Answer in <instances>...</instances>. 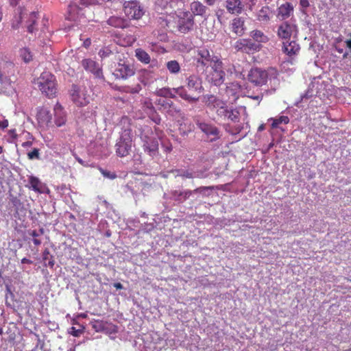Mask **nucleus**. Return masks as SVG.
<instances>
[{
    "label": "nucleus",
    "instance_id": "26",
    "mask_svg": "<svg viewBox=\"0 0 351 351\" xmlns=\"http://www.w3.org/2000/svg\"><path fill=\"white\" fill-rule=\"evenodd\" d=\"M106 23L110 26L115 28L124 29L129 27L128 21L123 17L118 16H112L107 21Z\"/></svg>",
    "mask_w": 351,
    "mask_h": 351
},
{
    "label": "nucleus",
    "instance_id": "25",
    "mask_svg": "<svg viewBox=\"0 0 351 351\" xmlns=\"http://www.w3.org/2000/svg\"><path fill=\"white\" fill-rule=\"evenodd\" d=\"M55 123L58 127L64 125L66 121V114L60 104H56L54 107Z\"/></svg>",
    "mask_w": 351,
    "mask_h": 351
},
{
    "label": "nucleus",
    "instance_id": "9",
    "mask_svg": "<svg viewBox=\"0 0 351 351\" xmlns=\"http://www.w3.org/2000/svg\"><path fill=\"white\" fill-rule=\"evenodd\" d=\"M215 60H219L217 56H211L210 51L205 48L200 49L197 51V66L201 67L202 69L208 68V66L214 64Z\"/></svg>",
    "mask_w": 351,
    "mask_h": 351
},
{
    "label": "nucleus",
    "instance_id": "20",
    "mask_svg": "<svg viewBox=\"0 0 351 351\" xmlns=\"http://www.w3.org/2000/svg\"><path fill=\"white\" fill-rule=\"evenodd\" d=\"M202 101L210 110L217 108L220 105H224V101L213 95H205L202 97Z\"/></svg>",
    "mask_w": 351,
    "mask_h": 351
},
{
    "label": "nucleus",
    "instance_id": "3",
    "mask_svg": "<svg viewBox=\"0 0 351 351\" xmlns=\"http://www.w3.org/2000/svg\"><path fill=\"white\" fill-rule=\"evenodd\" d=\"M149 134H152V129L147 127L141 133V138L143 141L144 152L150 156L154 157L158 154L159 145L158 140Z\"/></svg>",
    "mask_w": 351,
    "mask_h": 351
},
{
    "label": "nucleus",
    "instance_id": "13",
    "mask_svg": "<svg viewBox=\"0 0 351 351\" xmlns=\"http://www.w3.org/2000/svg\"><path fill=\"white\" fill-rule=\"evenodd\" d=\"M82 65L86 71L93 73L95 77L104 79L102 69L98 62L88 58L82 61Z\"/></svg>",
    "mask_w": 351,
    "mask_h": 351
},
{
    "label": "nucleus",
    "instance_id": "39",
    "mask_svg": "<svg viewBox=\"0 0 351 351\" xmlns=\"http://www.w3.org/2000/svg\"><path fill=\"white\" fill-rule=\"evenodd\" d=\"M230 120L233 123H238L240 121V113L236 108H230L226 117V120Z\"/></svg>",
    "mask_w": 351,
    "mask_h": 351
},
{
    "label": "nucleus",
    "instance_id": "24",
    "mask_svg": "<svg viewBox=\"0 0 351 351\" xmlns=\"http://www.w3.org/2000/svg\"><path fill=\"white\" fill-rule=\"evenodd\" d=\"M173 90L175 94L178 95L182 99L190 104L195 103L199 100V97L194 95L193 93H189L184 86L173 88Z\"/></svg>",
    "mask_w": 351,
    "mask_h": 351
},
{
    "label": "nucleus",
    "instance_id": "63",
    "mask_svg": "<svg viewBox=\"0 0 351 351\" xmlns=\"http://www.w3.org/2000/svg\"><path fill=\"white\" fill-rule=\"evenodd\" d=\"M204 1L206 3L207 5L211 6L215 3L217 0H204Z\"/></svg>",
    "mask_w": 351,
    "mask_h": 351
},
{
    "label": "nucleus",
    "instance_id": "12",
    "mask_svg": "<svg viewBox=\"0 0 351 351\" xmlns=\"http://www.w3.org/2000/svg\"><path fill=\"white\" fill-rule=\"evenodd\" d=\"M36 119L39 127L44 130L48 129L52 124L51 114L49 110L45 107L40 108L38 110Z\"/></svg>",
    "mask_w": 351,
    "mask_h": 351
},
{
    "label": "nucleus",
    "instance_id": "56",
    "mask_svg": "<svg viewBox=\"0 0 351 351\" xmlns=\"http://www.w3.org/2000/svg\"><path fill=\"white\" fill-rule=\"evenodd\" d=\"M136 37L134 36L131 35L128 37V40L127 42V44L128 45H131L136 41Z\"/></svg>",
    "mask_w": 351,
    "mask_h": 351
},
{
    "label": "nucleus",
    "instance_id": "45",
    "mask_svg": "<svg viewBox=\"0 0 351 351\" xmlns=\"http://www.w3.org/2000/svg\"><path fill=\"white\" fill-rule=\"evenodd\" d=\"M36 17V14L34 12H32L31 13V23L27 25V31L29 33H33L36 30V28L34 27V25L36 24V19H35Z\"/></svg>",
    "mask_w": 351,
    "mask_h": 351
},
{
    "label": "nucleus",
    "instance_id": "55",
    "mask_svg": "<svg viewBox=\"0 0 351 351\" xmlns=\"http://www.w3.org/2000/svg\"><path fill=\"white\" fill-rule=\"evenodd\" d=\"M8 127V121L7 119L0 121V128L5 129Z\"/></svg>",
    "mask_w": 351,
    "mask_h": 351
},
{
    "label": "nucleus",
    "instance_id": "37",
    "mask_svg": "<svg viewBox=\"0 0 351 351\" xmlns=\"http://www.w3.org/2000/svg\"><path fill=\"white\" fill-rule=\"evenodd\" d=\"M147 108L148 110L149 111V117L156 124L159 125L161 121V119H160L159 114L156 112L154 107L153 106L152 103H147Z\"/></svg>",
    "mask_w": 351,
    "mask_h": 351
},
{
    "label": "nucleus",
    "instance_id": "33",
    "mask_svg": "<svg viewBox=\"0 0 351 351\" xmlns=\"http://www.w3.org/2000/svg\"><path fill=\"white\" fill-rule=\"evenodd\" d=\"M241 89V86L237 82L231 83L226 88V93L229 96H232L234 99H237L239 97V92Z\"/></svg>",
    "mask_w": 351,
    "mask_h": 351
},
{
    "label": "nucleus",
    "instance_id": "21",
    "mask_svg": "<svg viewBox=\"0 0 351 351\" xmlns=\"http://www.w3.org/2000/svg\"><path fill=\"white\" fill-rule=\"evenodd\" d=\"M199 128L207 136L211 137L210 141H213L219 138V131L217 127L206 123H200Z\"/></svg>",
    "mask_w": 351,
    "mask_h": 351
},
{
    "label": "nucleus",
    "instance_id": "60",
    "mask_svg": "<svg viewBox=\"0 0 351 351\" xmlns=\"http://www.w3.org/2000/svg\"><path fill=\"white\" fill-rule=\"evenodd\" d=\"M21 263L23 264H32V261L27 258H23L22 260H21Z\"/></svg>",
    "mask_w": 351,
    "mask_h": 351
},
{
    "label": "nucleus",
    "instance_id": "28",
    "mask_svg": "<svg viewBox=\"0 0 351 351\" xmlns=\"http://www.w3.org/2000/svg\"><path fill=\"white\" fill-rule=\"evenodd\" d=\"M231 29L238 36H242L244 34V21L241 17H236L232 21Z\"/></svg>",
    "mask_w": 351,
    "mask_h": 351
},
{
    "label": "nucleus",
    "instance_id": "4",
    "mask_svg": "<svg viewBox=\"0 0 351 351\" xmlns=\"http://www.w3.org/2000/svg\"><path fill=\"white\" fill-rule=\"evenodd\" d=\"M211 71L207 75V79L215 86H220L223 84L225 77V72L223 70L221 60H215L214 64H211Z\"/></svg>",
    "mask_w": 351,
    "mask_h": 351
},
{
    "label": "nucleus",
    "instance_id": "23",
    "mask_svg": "<svg viewBox=\"0 0 351 351\" xmlns=\"http://www.w3.org/2000/svg\"><path fill=\"white\" fill-rule=\"evenodd\" d=\"M273 16V12L268 5L263 6L256 13V19L263 24H267Z\"/></svg>",
    "mask_w": 351,
    "mask_h": 351
},
{
    "label": "nucleus",
    "instance_id": "17",
    "mask_svg": "<svg viewBox=\"0 0 351 351\" xmlns=\"http://www.w3.org/2000/svg\"><path fill=\"white\" fill-rule=\"evenodd\" d=\"M83 10L77 5H70L67 19L75 22H85L86 20Z\"/></svg>",
    "mask_w": 351,
    "mask_h": 351
},
{
    "label": "nucleus",
    "instance_id": "49",
    "mask_svg": "<svg viewBox=\"0 0 351 351\" xmlns=\"http://www.w3.org/2000/svg\"><path fill=\"white\" fill-rule=\"evenodd\" d=\"M21 16H15V20L12 23V28L14 29H17L19 28L21 23Z\"/></svg>",
    "mask_w": 351,
    "mask_h": 351
},
{
    "label": "nucleus",
    "instance_id": "40",
    "mask_svg": "<svg viewBox=\"0 0 351 351\" xmlns=\"http://www.w3.org/2000/svg\"><path fill=\"white\" fill-rule=\"evenodd\" d=\"M20 57L25 63H29L33 60V55L27 47H24L20 49Z\"/></svg>",
    "mask_w": 351,
    "mask_h": 351
},
{
    "label": "nucleus",
    "instance_id": "15",
    "mask_svg": "<svg viewBox=\"0 0 351 351\" xmlns=\"http://www.w3.org/2000/svg\"><path fill=\"white\" fill-rule=\"evenodd\" d=\"M162 106L166 111L168 116L171 117L173 119H180L184 120V113L181 109L176 106L171 101H167L162 104Z\"/></svg>",
    "mask_w": 351,
    "mask_h": 351
},
{
    "label": "nucleus",
    "instance_id": "32",
    "mask_svg": "<svg viewBox=\"0 0 351 351\" xmlns=\"http://www.w3.org/2000/svg\"><path fill=\"white\" fill-rule=\"evenodd\" d=\"M135 56L138 61L143 64H147L151 62L150 56L141 48H138L135 50Z\"/></svg>",
    "mask_w": 351,
    "mask_h": 351
},
{
    "label": "nucleus",
    "instance_id": "48",
    "mask_svg": "<svg viewBox=\"0 0 351 351\" xmlns=\"http://www.w3.org/2000/svg\"><path fill=\"white\" fill-rule=\"evenodd\" d=\"M28 158L29 160H33L34 158H39V149L37 148H34L32 152L27 154Z\"/></svg>",
    "mask_w": 351,
    "mask_h": 351
},
{
    "label": "nucleus",
    "instance_id": "27",
    "mask_svg": "<svg viewBox=\"0 0 351 351\" xmlns=\"http://www.w3.org/2000/svg\"><path fill=\"white\" fill-rule=\"evenodd\" d=\"M293 11V7L291 3L286 2L282 4L278 9V17L282 20L289 18Z\"/></svg>",
    "mask_w": 351,
    "mask_h": 351
},
{
    "label": "nucleus",
    "instance_id": "53",
    "mask_svg": "<svg viewBox=\"0 0 351 351\" xmlns=\"http://www.w3.org/2000/svg\"><path fill=\"white\" fill-rule=\"evenodd\" d=\"M95 2L96 0H80V4L85 6L93 5Z\"/></svg>",
    "mask_w": 351,
    "mask_h": 351
},
{
    "label": "nucleus",
    "instance_id": "7",
    "mask_svg": "<svg viewBox=\"0 0 351 351\" xmlns=\"http://www.w3.org/2000/svg\"><path fill=\"white\" fill-rule=\"evenodd\" d=\"M268 78L269 71L258 67L252 68L247 74L248 81L257 86L266 84Z\"/></svg>",
    "mask_w": 351,
    "mask_h": 351
},
{
    "label": "nucleus",
    "instance_id": "54",
    "mask_svg": "<svg viewBox=\"0 0 351 351\" xmlns=\"http://www.w3.org/2000/svg\"><path fill=\"white\" fill-rule=\"evenodd\" d=\"M248 97L260 102L262 100L263 95L262 93H261L260 95H249Z\"/></svg>",
    "mask_w": 351,
    "mask_h": 351
},
{
    "label": "nucleus",
    "instance_id": "51",
    "mask_svg": "<svg viewBox=\"0 0 351 351\" xmlns=\"http://www.w3.org/2000/svg\"><path fill=\"white\" fill-rule=\"evenodd\" d=\"M44 233V230L43 228L39 230V232H37L36 230H32L29 232V234L32 236L34 238H37L40 235L43 234Z\"/></svg>",
    "mask_w": 351,
    "mask_h": 351
},
{
    "label": "nucleus",
    "instance_id": "44",
    "mask_svg": "<svg viewBox=\"0 0 351 351\" xmlns=\"http://www.w3.org/2000/svg\"><path fill=\"white\" fill-rule=\"evenodd\" d=\"M106 323L101 320H95L93 322L92 327L97 332L104 331L105 330Z\"/></svg>",
    "mask_w": 351,
    "mask_h": 351
},
{
    "label": "nucleus",
    "instance_id": "18",
    "mask_svg": "<svg viewBox=\"0 0 351 351\" xmlns=\"http://www.w3.org/2000/svg\"><path fill=\"white\" fill-rule=\"evenodd\" d=\"M113 73L116 78L126 79L133 75L134 72L130 66L119 63Z\"/></svg>",
    "mask_w": 351,
    "mask_h": 351
},
{
    "label": "nucleus",
    "instance_id": "59",
    "mask_svg": "<svg viewBox=\"0 0 351 351\" xmlns=\"http://www.w3.org/2000/svg\"><path fill=\"white\" fill-rule=\"evenodd\" d=\"M32 241H33L34 244L36 246L40 245L41 244V241L37 238H34L32 239Z\"/></svg>",
    "mask_w": 351,
    "mask_h": 351
},
{
    "label": "nucleus",
    "instance_id": "35",
    "mask_svg": "<svg viewBox=\"0 0 351 351\" xmlns=\"http://www.w3.org/2000/svg\"><path fill=\"white\" fill-rule=\"evenodd\" d=\"M251 36L256 43H266L268 41V38L261 30H254L251 32Z\"/></svg>",
    "mask_w": 351,
    "mask_h": 351
},
{
    "label": "nucleus",
    "instance_id": "8",
    "mask_svg": "<svg viewBox=\"0 0 351 351\" xmlns=\"http://www.w3.org/2000/svg\"><path fill=\"white\" fill-rule=\"evenodd\" d=\"M194 16L189 11L180 13L177 22L178 30L182 34L190 32L194 26Z\"/></svg>",
    "mask_w": 351,
    "mask_h": 351
},
{
    "label": "nucleus",
    "instance_id": "19",
    "mask_svg": "<svg viewBox=\"0 0 351 351\" xmlns=\"http://www.w3.org/2000/svg\"><path fill=\"white\" fill-rule=\"evenodd\" d=\"M225 7L228 12L232 14H240L244 5L241 0H226Z\"/></svg>",
    "mask_w": 351,
    "mask_h": 351
},
{
    "label": "nucleus",
    "instance_id": "38",
    "mask_svg": "<svg viewBox=\"0 0 351 351\" xmlns=\"http://www.w3.org/2000/svg\"><path fill=\"white\" fill-rule=\"evenodd\" d=\"M178 131L179 134L185 136L189 134V133L191 131V125H187V123L184 122V120L178 119Z\"/></svg>",
    "mask_w": 351,
    "mask_h": 351
},
{
    "label": "nucleus",
    "instance_id": "5",
    "mask_svg": "<svg viewBox=\"0 0 351 351\" xmlns=\"http://www.w3.org/2000/svg\"><path fill=\"white\" fill-rule=\"evenodd\" d=\"M234 47L237 51L253 54L255 52L259 51L262 45L261 44L256 43L252 39L241 38L235 42Z\"/></svg>",
    "mask_w": 351,
    "mask_h": 351
},
{
    "label": "nucleus",
    "instance_id": "61",
    "mask_svg": "<svg viewBox=\"0 0 351 351\" xmlns=\"http://www.w3.org/2000/svg\"><path fill=\"white\" fill-rule=\"evenodd\" d=\"M32 145V142H31V141H25L22 143V147H31Z\"/></svg>",
    "mask_w": 351,
    "mask_h": 351
},
{
    "label": "nucleus",
    "instance_id": "57",
    "mask_svg": "<svg viewBox=\"0 0 351 351\" xmlns=\"http://www.w3.org/2000/svg\"><path fill=\"white\" fill-rule=\"evenodd\" d=\"M300 4L302 8H308L309 6V1L308 0H300Z\"/></svg>",
    "mask_w": 351,
    "mask_h": 351
},
{
    "label": "nucleus",
    "instance_id": "22",
    "mask_svg": "<svg viewBox=\"0 0 351 351\" xmlns=\"http://www.w3.org/2000/svg\"><path fill=\"white\" fill-rule=\"evenodd\" d=\"M73 93L71 95L72 100L77 106H86L89 103V98L80 90L77 89L76 86H73Z\"/></svg>",
    "mask_w": 351,
    "mask_h": 351
},
{
    "label": "nucleus",
    "instance_id": "34",
    "mask_svg": "<svg viewBox=\"0 0 351 351\" xmlns=\"http://www.w3.org/2000/svg\"><path fill=\"white\" fill-rule=\"evenodd\" d=\"M166 67L169 73L171 75H177L181 71V67L179 62L175 60L168 61L166 63Z\"/></svg>",
    "mask_w": 351,
    "mask_h": 351
},
{
    "label": "nucleus",
    "instance_id": "6",
    "mask_svg": "<svg viewBox=\"0 0 351 351\" xmlns=\"http://www.w3.org/2000/svg\"><path fill=\"white\" fill-rule=\"evenodd\" d=\"M123 12L129 19L138 20L144 15L143 8L137 1H125Z\"/></svg>",
    "mask_w": 351,
    "mask_h": 351
},
{
    "label": "nucleus",
    "instance_id": "58",
    "mask_svg": "<svg viewBox=\"0 0 351 351\" xmlns=\"http://www.w3.org/2000/svg\"><path fill=\"white\" fill-rule=\"evenodd\" d=\"M48 261V263H47V265L51 267V268H53L54 265H55V261L53 258V256H51V258L47 260Z\"/></svg>",
    "mask_w": 351,
    "mask_h": 351
},
{
    "label": "nucleus",
    "instance_id": "11",
    "mask_svg": "<svg viewBox=\"0 0 351 351\" xmlns=\"http://www.w3.org/2000/svg\"><path fill=\"white\" fill-rule=\"evenodd\" d=\"M298 32L297 26L289 21L282 22L278 27V36L287 41L289 40L291 36Z\"/></svg>",
    "mask_w": 351,
    "mask_h": 351
},
{
    "label": "nucleus",
    "instance_id": "30",
    "mask_svg": "<svg viewBox=\"0 0 351 351\" xmlns=\"http://www.w3.org/2000/svg\"><path fill=\"white\" fill-rule=\"evenodd\" d=\"M191 13L193 14V16H204L206 14L207 8L199 1H193L190 5Z\"/></svg>",
    "mask_w": 351,
    "mask_h": 351
},
{
    "label": "nucleus",
    "instance_id": "52",
    "mask_svg": "<svg viewBox=\"0 0 351 351\" xmlns=\"http://www.w3.org/2000/svg\"><path fill=\"white\" fill-rule=\"evenodd\" d=\"M51 254L49 250L48 249H45L43 254V258L44 261H47V260L51 258Z\"/></svg>",
    "mask_w": 351,
    "mask_h": 351
},
{
    "label": "nucleus",
    "instance_id": "42",
    "mask_svg": "<svg viewBox=\"0 0 351 351\" xmlns=\"http://www.w3.org/2000/svg\"><path fill=\"white\" fill-rule=\"evenodd\" d=\"M271 120L272 121V128H278L280 124H287L289 122V118L287 116H280L278 118L271 119Z\"/></svg>",
    "mask_w": 351,
    "mask_h": 351
},
{
    "label": "nucleus",
    "instance_id": "10",
    "mask_svg": "<svg viewBox=\"0 0 351 351\" xmlns=\"http://www.w3.org/2000/svg\"><path fill=\"white\" fill-rule=\"evenodd\" d=\"M214 186H200L198 187L193 191L191 190H185V191H179L175 190L171 192L172 199L178 202H183L186 199H187L193 193H202L205 191L208 190H213Z\"/></svg>",
    "mask_w": 351,
    "mask_h": 351
},
{
    "label": "nucleus",
    "instance_id": "46",
    "mask_svg": "<svg viewBox=\"0 0 351 351\" xmlns=\"http://www.w3.org/2000/svg\"><path fill=\"white\" fill-rule=\"evenodd\" d=\"M99 171L104 176V177L109 178L110 180H114L117 178V174L114 172H111V171L105 170L102 168H99Z\"/></svg>",
    "mask_w": 351,
    "mask_h": 351
},
{
    "label": "nucleus",
    "instance_id": "2",
    "mask_svg": "<svg viewBox=\"0 0 351 351\" xmlns=\"http://www.w3.org/2000/svg\"><path fill=\"white\" fill-rule=\"evenodd\" d=\"M114 147L118 156L123 158L130 155L132 147V128L130 126L122 130Z\"/></svg>",
    "mask_w": 351,
    "mask_h": 351
},
{
    "label": "nucleus",
    "instance_id": "1",
    "mask_svg": "<svg viewBox=\"0 0 351 351\" xmlns=\"http://www.w3.org/2000/svg\"><path fill=\"white\" fill-rule=\"evenodd\" d=\"M36 84L38 89L48 97H53L57 93L56 77L49 72H43L37 78Z\"/></svg>",
    "mask_w": 351,
    "mask_h": 351
},
{
    "label": "nucleus",
    "instance_id": "36",
    "mask_svg": "<svg viewBox=\"0 0 351 351\" xmlns=\"http://www.w3.org/2000/svg\"><path fill=\"white\" fill-rule=\"evenodd\" d=\"M173 174L174 177H182L183 178H193V173L191 171L184 169H172L167 172Z\"/></svg>",
    "mask_w": 351,
    "mask_h": 351
},
{
    "label": "nucleus",
    "instance_id": "41",
    "mask_svg": "<svg viewBox=\"0 0 351 351\" xmlns=\"http://www.w3.org/2000/svg\"><path fill=\"white\" fill-rule=\"evenodd\" d=\"M229 108L226 103L224 101V105H220L215 109L217 115L223 120H226V117L228 113Z\"/></svg>",
    "mask_w": 351,
    "mask_h": 351
},
{
    "label": "nucleus",
    "instance_id": "43",
    "mask_svg": "<svg viewBox=\"0 0 351 351\" xmlns=\"http://www.w3.org/2000/svg\"><path fill=\"white\" fill-rule=\"evenodd\" d=\"M157 94L162 97H170L174 98L176 97L174 93H172V90L169 88H162L157 91Z\"/></svg>",
    "mask_w": 351,
    "mask_h": 351
},
{
    "label": "nucleus",
    "instance_id": "14",
    "mask_svg": "<svg viewBox=\"0 0 351 351\" xmlns=\"http://www.w3.org/2000/svg\"><path fill=\"white\" fill-rule=\"evenodd\" d=\"M282 51L289 56V62L291 64H293L292 59L295 56H297L299 53L300 50V47L299 44L295 41H284L282 43Z\"/></svg>",
    "mask_w": 351,
    "mask_h": 351
},
{
    "label": "nucleus",
    "instance_id": "47",
    "mask_svg": "<svg viewBox=\"0 0 351 351\" xmlns=\"http://www.w3.org/2000/svg\"><path fill=\"white\" fill-rule=\"evenodd\" d=\"M123 88H124V91H125L126 93L135 94V93H138L141 90V86L140 84H136V86H134L133 87L124 86Z\"/></svg>",
    "mask_w": 351,
    "mask_h": 351
},
{
    "label": "nucleus",
    "instance_id": "31",
    "mask_svg": "<svg viewBox=\"0 0 351 351\" xmlns=\"http://www.w3.org/2000/svg\"><path fill=\"white\" fill-rule=\"evenodd\" d=\"M10 204L14 210L15 215H20V213L25 211L24 204L21 200L16 196L11 195L10 198Z\"/></svg>",
    "mask_w": 351,
    "mask_h": 351
},
{
    "label": "nucleus",
    "instance_id": "50",
    "mask_svg": "<svg viewBox=\"0 0 351 351\" xmlns=\"http://www.w3.org/2000/svg\"><path fill=\"white\" fill-rule=\"evenodd\" d=\"M83 330L82 329H76L75 327L72 326L70 328L69 333L74 337H79L81 334H82Z\"/></svg>",
    "mask_w": 351,
    "mask_h": 351
},
{
    "label": "nucleus",
    "instance_id": "16",
    "mask_svg": "<svg viewBox=\"0 0 351 351\" xmlns=\"http://www.w3.org/2000/svg\"><path fill=\"white\" fill-rule=\"evenodd\" d=\"M186 87L191 93H201L204 88L202 80L195 75H191L186 80Z\"/></svg>",
    "mask_w": 351,
    "mask_h": 351
},
{
    "label": "nucleus",
    "instance_id": "29",
    "mask_svg": "<svg viewBox=\"0 0 351 351\" xmlns=\"http://www.w3.org/2000/svg\"><path fill=\"white\" fill-rule=\"evenodd\" d=\"M29 189L37 192L43 193L44 192L45 185L42 183L39 178L34 176L29 177Z\"/></svg>",
    "mask_w": 351,
    "mask_h": 351
},
{
    "label": "nucleus",
    "instance_id": "64",
    "mask_svg": "<svg viewBox=\"0 0 351 351\" xmlns=\"http://www.w3.org/2000/svg\"><path fill=\"white\" fill-rule=\"evenodd\" d=\"M90 43H91L90 40L88 38V39H86V40H85V42L84 43V45L86 47H89V46H90Z\"/></svg>",
    "mask_w": 351,
    "mask_h": 351
},
{
    "label": "nucleus",
    "instance_id": "62",
    "mask_svg": "<svg viewBox=\"0 0 351 351\" xmlns=\"http://www.w3.org/2000/svg\"><path fill=\"white\" fill-rule=\"evenodd\" d=\"M114 287L117 289H122L123 288V285L120 282H115L114 284Z\"/></svg>",
    "mask_w": 351,
    "mask_h": 351
}]
</instances>
